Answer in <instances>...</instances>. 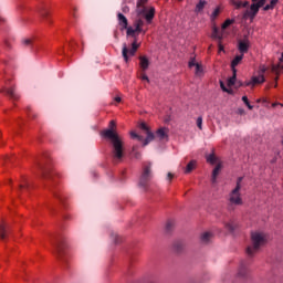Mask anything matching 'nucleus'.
<instances>
[{"label": "nucleus", "instance_id": "obj_27", "mask_svg": "<svg viewBox=\"0 0 283 283\" xmlns=\"http://www.w3.org/2000/svg\"><path fill=\"white\" fill-rule=\"evenodd\" d=\"M182 249H185V242L182 241H176L174 243V250L177 252V253H180V251H182Z\"/></svg>", "mask_w": 283, "mask_h": 283}, {"label": "nucleus", "instance_id": "obj_1", "mask_svg": "<svg viewBox=\"0 0 283 283\" xmlns=\"http://www.w3.org/2000/svg\"><path fill=\"white\" fill-rule=\"evenodd\" d=\"M116 128V122H109V128L101 132V136L111 140L112 144V158L114 163H120L125 157V145L123 143V138L114 130Z\"/></svg>", "mask_w": 283, "mask_h": 283}, {"label": "nucleus", "instance_id": "obj_61", "mask_svg": "<svg viewBox=\"0 0 283 283\" xmlns=\"http://www.w3.org/2000/svg\"><path fill=\"white\" fill-rule=\"evenodd\" d=\"M179 1H182V0H179Z\"/></svg>", "mask_w": 283, "mask_h": 283}, {"label": "nucleus", "instance_id": "obj_31", "mask_svg": "<svg viewBox=\"0 0 283 283\" xmlns=\"http://www.w3.org/2000/svg\"><path fill=\"white\" fill-rule=\"evenodd\" d=\"M192 169H196V160H191L185 170V174H191Z\"/></svg>", "mask_w": 283, "mask_h": 283}, {"label": "nucleus", "instance_id": "obj_5", "mask_svg": "<svg viewBox=\"0 0 283 283\" xmlns=\"http://www.w3.org/2000/svg\"><path fill=\"white\" fill-rule=\"evenodd\" d=\"M51 244L53 247V253L57 258V260L63 261V258H65V249H67V244H65V238L64 237H55L53 241H51Z\"/></svg>", "mask_w": 283, "mask_h": 283}, {"label": "nucleus", "instance_id": "obj_16", "mask_svg": "<svg viewBox=\"0 0 283 283\" xmlns=\"http://www.w3.org/2000/svg\"><path fill=\"white\" fill-rule=\"evenodd\" d=\"M143 25H145V21H143V19L137 18L134 21V28H135V31H137V33H140V32H143V34L146 33V31L143 30Z\"/></svg>", "mask_w": 283, "mask_h": 283}, {"label": "nucleus", "instance_id": "obj_38", "mask_svg": "<svg viewBox=\"0 0 283 283\" xmlns=\"http://www.w3.org/2000/svg\"><path fill=\"white\" fill-rule=\"evenodd\" d=\"M234 6L237 7V10H240V8H249V1H238L234 3Z\"/></svg>", "mask_w": 283, "mask_h": 283}, {"label": "nucleus", "instance_id": "obj_53", "mask_svg": "<svg viewBox=\"0 0 283 283\" xmlns=\"http://www.w3.org/2000/svg\"><path fill=\"white\" fill-rule=\"evenodd\" d=\"M149 0H138L137 1V6H145V3H147Z\"/></svg>", "mask_w": 283, "mask_h": 283}, {"label": "nucleus", "instance_id": "obj_43", "mask_svg": "<svg viewBox=\"0 0 283 283\" xmlns=\"http://www.w3.org/2000/svg\"><path fill=\"white\" fill-rule=\"evenodd\" d=\"M198 64L199 63L196 62V57H191V60L188 63L189 67H196V65H198Z\"/></svg>", "mask_w": 283, "mask_h": 283}, {"label": "nucleus", "instance_id": "obj_15", "mask_svg": "<svg viewBox=\"0 0 283 283\" xmlns=\"http://www.w3.org/2000/svg\"><path fill=\"white\" fill-rule=\"evenodd\" d=\"M39 14L44 21H46V23H52V21H50V11H48V8L41 7L39 9Z\"/></svg>", "mask_w": 283, "mask_h": 283}, {"label": "nucleus", "instance_id": "obj_36", "mask_svg": "<svg viewBox=\"0 0 283 283\" xmlns=\"http://www.w3.org/2000/svg\"><path fill=\"white\" fill-rule=\"evenodd\" d=\"M138 17L145 15V13L147 12V8L145 6H138L137 4V10H136Z\"/></svg>", "mask_w": 283, "mask_h": 283}, {"label": "nucleus", "instance_id": "obj_56", "mask_svg": "<svg viewBox=\"0 0 283 283\" xmlns=\"http://www.w3.org/2000/svg\"><path fill=\"white\" fill-rule=\"evenodd\" d=\"M116 103H120V97H115Z\"/></svg>", "mask_w": 283, "mask_h": 283}, {"label": "nucleus", "instance_id": "obj_2", "mask_svg": "<svg viewBox=\"0 0 283 283\" xmlns=\"http://www.w3.org/2000/svg\"><path fill=\"white\" fill-rule=\"evenodd\" d=\"M266 244V234L262 232L251 233V245L247 248V254L249 258H253L262 247Z\"/></svg>", "mask_w": 283, "mask_h": 283}, {"label": "nucleus", "instance_id": "obj_32", "mask_svg": "<svg viewBox=\"0 0 283 283\" xmlns=\"http://www.w3.org/2000/svg\"><path fill=\"white\" fill-rule=\"evenodd\" d=\"M30 191V184L28 182V180L24 179V181L22 184H20L19 186V191Z\"/></svg>", "mask_w": 283, "mask_h": 283}, {"label": "nucleus", "instance_id": "obj_14", "mask_svg": "<svg viewBox=\"0 0 283 283\" xmlns=\"http://www.w3.org/2000/svg\"><path fill=\"white\" fill-rule=\"evenodd\" d=\"M117 19H118V23L120 25V30H127L129 22H128L127 18L125 17V14L118 13Z\"/></svg>", "mask_w": 283, "mask_h": 283}, {"label": "nucleus", "instance_id": "obj_19", "mask_svg": "<svg viewBox=\"0 0 283 283\" xmlns=\"http://www.w3.org/2000/svg\"><path fill=\"white\" fill-rule=\"evenodd\" d=\"M249 275V269H247V264L241 263L239 271H238V277L244 279Z\"/></svg>", "mask_w": 283, "mask_h": 283}, {"label": "nucleus", "instance_id": "obj_7", "mask_svg": "<svg viewBox=\"0 0 283 283\" xmlns=\"http://www.w3.org/2000/svg\"><path fill=\"white\" fill-rule=\"evenodd\" d=\"M229 209H234L233 207H240L243 205L242 197L240 195L239 187H235L231 192L229 197Z\"/></svg>", "mask_w": 283, "mask_h": 283}, {"label": "nucleus", "instance_id": "obj_35", "mask_svg": "<svg viewBox=\"0 0 283 283\" xmlns=\"http://www.w3.org/2000/svg\"><path fill=\"white\" fill-rule=\"evenodd\" d=\"M207 163H210V165H216L218 163V157H216L214 154H210L207 157Z\"/></svg>", "mask_w": 283, "mask_h": 283}, {"label": "nucleus", "instance_id": "obj_8", "mask_svg": "<svg viewBox=\"0 0 283 283\" xmlns=\"http://www.w3.org/2000/svg\"><path fill=\"white\" fill-rule=\"evenodd\" d=\"M146 135L147 137L143 138V136L136 134V132L134 130L130 132V138H136V140H138L139 143H143V147H147V145H149V143H151L154 138H156V135L151 133V130H147Z\"/></svg>", "mask_w": 283, "mask_h": 283}, {"label": "nucleus", "instance_id": "obj_4", "mask_svg": "<svg viewBox=\"0 0 283 283\" xmlns=\"http://www.w3.org/2000/svg\"><path fill=\"white\" fill-rule=\"evenodd\" d=\"M154 178V171L151 170V163L147 161L143 164L142 175L139 177L138 186L144 191H149V185Z\"/></svg>", "mask_w": 283, "mask_h": 283}, {"label": "nucleus", "instance_id": "obj_50", "mask_svg": "<svg viewBox=\"0 0 283 283\" xmlns=\"http://www.w3.org/2000/svg\"><path fill=\"white\" fill-rule=\"evenodd\" d=\"M138 48H140V44H138L137 41L135 40V41L132 43V49L138 51Z\"/></svg>", "mask_w": 283, "mask_h": 283}, {"label": "nucleus", "instance_id": "obj_57", "mask_svg": "<svg viewBox=\"0 0 283 283\" xmlns=\"http://www.w3.org/2000/svg\"><path fill=\"white\" fill-rule=\"evenodd\" d=\"M275 87H277V77H275V84H274Z\"/></svg>", "mask_w": 283, "mask_h": 283}, {"label": "nucleus", "instance_id": "obj_13", "mask_svg": "<svg viewBox=\"0 0 283 283\" xmlns=\"http://www.w3.org/2000/svg\"><path fill=\"white\" fill-rule=\"evenodd\" d=\"M265 81L264 75L252 76L251 81L245 83V86L249 87V85H262V83Z\"/></svg>", "mask_w": 283, "mask_h": 283}, {"label": "nucleus", "instance_id": "obj_9", "mask_svg": "<svg viewBox=\"0 0 283 283\" xmlns=\"http://www.w3.org/2000/svg\"><path fill=\"white\" fill-rule=\"evenodd\" d=\"M251 48V41H249V35H244L242 40L238 41V50L240 54H247Z\"/></svg>", "mask_w": 283, "mask_h": 283}, {"label": "nucleus", "instance_id": "obj_60", "mask_svg": "<svg viewBox=\"0 0 283 283\" xmlns=\"http://www.w3.org/2000/svg\"><path fill=\"white\" fill-rule=\"evenodd\" d=\"M74 12H76V8H74Z\"/></svg>", "mask_w": 283, "mask_h": 283}, {"label": "nucleus", "instance_id": "obj_28", "mask_svg": "<svg viewBox=\"0 0 283 283\" xmlns=\"http://www.w3.org/2000/svg\"><path fill=\"white\" fill-rule=\"evenodd\" d=\"M224 227L228 231H230V233H233V231H235V229H238V224H235L233 221L224 223Z\"/></svg>", "mask_w": 283, "mask_h": 283}, {"label": "nucleus", "instance_id": "obj_17", "mask_svg": "<svg viewBox=\"0 0 283 283\" xmlns=\"http://www.w3.org/2000/svg\"><path fill=\"white\" fill-rule=\"evenodd\" d=\"M2 92H4L12 101H19V94L14 91V87L4 88Z\"/></svg>", "mask_w": 283, "mask_h": 283}, {"label": "nucleus", "instance_id": "obj_30", "mask_svg": "<svg viewBox=\"0 0 283 283\" xmlns=\"http://www.w3.org/2000/svg\"><path fill=\"white\" fill-rule=\"evenodd\" d=\"M205 6H207V1L200 0L196 6V12H202V10H205Z\"/></svg>", "mask_w": 283, "mask_h": 283}, {"label": "nucleus", "instance_id": "obj_51", "mask_svg": "<svg viewBox=\"0 0 283 283\" xmlns=\"http://www.w3.org/2000/svg\"><path fill=\"white\" fill-rule=\"evenodd\" d=\"M218 45H219V52H224V45H222V40H219Z\"/></svg>", "mask_w": 283, "mask_h": 283}, {"label": "nucleus", "instance_id": "obj_11", "mask_svg": "<svg viewBox=\"0 0 283 283\" xmlns=\"http://www.w3.org/2000/svg\"><path fill=\"white\" fill-rule=\"evenodd\" d=\"M136 52H138L136 49H128L127 44L124 43L123 44V49H122V56L125 61V63H129V56H136Z\"/></svg>", "mask_w": 283, "mask_h": 283}, {"label": "nucleus", "instance_id": "obj_58", "mask_svg": "<svg viewBox=\"0 0 283 283\" xmlns=\"http://www.w3.org/2000/svg\"><path fill=\"white\" fill-rule=\"evenodd\" d=\"M275 87H277V77H275V84H274Z\"/></svg>", "mask_w": 283, "mask_h": 283}, {"label": "nucleus", "instance_id": "obj_20", "mask_svg": "<svg viewBox=\"0 0 283 283\" xmlns=\"http://www.w3.org/2000/svg\"><path fill=\"white\" fill-rule=\"evenodd\" d=\"M139 65L143 70V72L148 70L149 69V59H147V56H145V55L139 56Z\"/></svg>", "mask_w": 283, "mask_h": 283}, {"label": "nucleus", "instance_id": "obj_26", "mask_svg": "<svg viewBox=\"0 0 283 283\" xmlns=\"http://www.w3.org/2000/svg\"><path fill=\"white\" fill-rule=\"evenodd\" d=\"M232 72H233V75L228 80V87H233V85H235L238 70H234Z\"/></svg>", "mask_w": 283, "mask_h": 283}, {"label": "nucleus", "instance_id": "obj_45", "mask_svg": "<svg viewBox=\"0 0 283 283\" xmlns=\"http://www.w3.org/2000/svg\"><path fill=\"white\" fill-rule=\"evenodd\" d=\"M273 74H280V65H272Z\"/></svg>", "mask_w": 283, "mask_h": 283}, {"label": "nucleus", "instance_id": "obj_42", "mask_svg": "<svg viewBox=\"0 0 283 283\" xmlns=\"http://www.w3.org/2000/svg\"><path fill=\"white\" fill-rule=\"evenodd\" d=\"M139 129H143V132H149V126H147V124H145L144 122L139 124Z\"/></svg>", "mask_w": 283, "mask_h": 283}, {"label": "nucleus", "instance_id": "obj_48", "mask_svg": "<svg viewBox=\"0 0 283 283\" xmlns=\"http://www.w3.org/2000/svg\"><path fill=\"white\" fill-rule=\"evenodd\" d=\"M220 87H221V90H222L223 92H227L228 94L231 93V91H229L228 87L224 86V82H220Z\"/></svg>", "mask_w": 283, "mask_h": 283}, {"label": "nucleus", "instance_id": "obj_46", "mask_svg": "<svg viewBox=\"0 0 283 283\" xmlns=\"http://www.w3.org/2000/svg\"><path fill=\"white\" fill-rule=\"evenodd\" d=\"M136 149H138V146H134V147H133V155H134L136 158H140V153L136 151Z\"/></svg>", "mask_w": 283, "mask_h": 283}, {"label": "nucleus", "instance_id": "obj_49", "mask_svg": "<svg viewBox=\"0 0 283 283\" xmlns=\"http://www.w3.org/2000/svg\"><path fill=\"white\" fill-rule=\"evenodd\" d=\"M197 127H198L199 129H202V117H198V118H197Z\"/></svg>", "mask_w": 283, "mask_h": 283}, {"label": "nucleus", "instance_id": "obj_47", "mask_svg": "<svg viewBox=\"0 0 283 283\" xmlns=\"http://www.w3.org/2000/svg\"><path fill=\"white\" fill-rule=\"evenodd\" d=\"M242 180H244L243 177H239V178L237 179V186H235V187H239V189H242Z\"/></svg>", "mask_w": 283, "mask_h": 283}, {"label": "nucleus", "instance_id": "obj_22", "mask_svg": "<svg viewBox=\"0 0 283 283\" xmlns=\"http://www.w3.org/2000/svg\"><path fill=\"white\" fill-rule=\"evenodd\" d=\"M211 238H213V233L203 232L200 237L202 244H209L211 242Z\"/></svg>", "mask_w": 283, "mask_h": 283}, {"label": "nucleus", "instance_id": "obj_24", "mask_svg": "<svg viewBox=\"0 0 283 283\" xmlns=\"http://www.w3.org/2000/svg\"><path fill=\"white\" fill-rule=\"evenodd\" d=\"M242 59H244V55L241 53L240 55H237L232 62H231V67L232 71L235 70V67H238V65H240V63H242Z\"/></svg>", "mask_w": 283, "mask_h": 283}, {"label": "nucleus", "instance_id": "obj_59", "mask_svg": "<svg viewBox=\"0 0 283 283\" xmlns=\"http://www.w3.org/2000/svg\"><path fill=\"white\" fill-rule=\"evenodd\" d=\"M73 19H76V13H73Z\"/></svg>", "mask_w": 283, "mask_h": 283}, {"label": "nucleus", "instance_id": "obj_25", "mask_svg": "<svg viewBox=\"0 0 283 283\" xmlns=\"http://www.w3.org/2000/svg\"><path fill=\"white\" fill-rule=\"evenodd\" d=\"M8 238V228L6 223H0V240H6Z\"/></svg>", "mask_w": 283, "mask_h": 283}, {"label": "nucleus", "instance_id": "obj_55", "mask_svg": "<svg viewBox=\"0 0 283 283\" xmlns=\"http://www.w3.org/2000/svg\"><path fill=\"white\" fill-rule=\"evenodd\" d=\"M167 180H169V182H171V180H174V174L168 172Z\"/></svg>", "mask_w": 283, "mask_h": 283}, {"label": "nucleus", "instance_id": "obj_3", "mask_svg": "<svg viewBox=\"0 0 283 283\" xmlns=\"http://www.w3.org/2000/svg\"><path fill=\"white\" fill-rule=\"evenodd\" d=\"M38 169L41 171V178L45 182V187L49 189H52L54 185H56L59 181L56 180L59 178V174L54 170H51L50 168L43 166L42 164H36Z\"/></svg>", "mask_w": 283, "mask_h": 283}, {"label": "nucleus", "instance_id": "obj_54", "mask_svg": "<svg viewBox=\"0 0 283 283\" xmlns=\"http://www.w3.org/2000/svg\"><path fill=\"white\" fill-rule=\"evenodd\" d=\"M142 81H147V83H149V77L147 76V74H142Z\"/></svg>", "mask_w": 283, "mask_h": 283}, {"label": "nucleus", "instance_id": "obj_29", "mask_svg": "<svg viewBox=\"0 0 283 283\" xmlns=\"http://www.w3.org/2000/svg\"><path fill=\"white\" fill-rule=\"evenodd\" d=\"M277 1L279 0H271L269 4H266L263 10L265 12H268V10H273V8H275V6H277Z\"/></svg>", "mask_w": 283, "mask_h": 283}, {"label": "nucleus", "instance_id": "obj_52", "mask_svg": "<svg viewBox=\"0 0 283 283\" xmlns=\"http://www.w3.org/2000/svg\"><path fill=\"white\" fill-rule=\"evenodd\" d=\"M237 114H239L240 116H244L247 112L243 108H238Z\"/></svg>", "mask_w": 283, "mask_h": 283}, {"label": "nucleus", "instance_id": "obj_12", "mask_svg": "<svg viewBox=\"0 0 283 283\" xmlns=\"http://www.w3.org/2000/svg\"><path fill=\"white\" fill-rule=\"evenodd\" d=\"M155 138H158V140H169V128H158L155 133Z\"/></svg>", "mask_w": 283, "mask_h": 283}, {"label": "nucleus", "instance_id": "obj_34", "mask_svg": "<svg viewBox=\"0 0 283 283\" xmlns=\"http://www.w3.org/2000/svg\"><path fill=\"white\" fill-rule=\"evenodd\" d=\"M196 76H202L205 74V70L202 69V65L196 64V71H195Z\"/></svg>", "mask_w": 283, "mask_h": 283}, {"label": "nucleus", "instance_id": "obj_10", "mask_svg": "<svg viewBox=\"0 0 283 283\" xmlns=\"http://www.w3.org/2000/svg\"><path fill=\"white\" fill-rule=\"evenodd\" d=\"M136 52H138L136 49H128L127 44L124 43L123 44V49H122V56L125 61V63H129V56H136Z\"/></svg>", "mask_w": 283, "mask_h": 283}, {"label": "nucleus", "instance_id": "obj_33", "mask_svg": "<svg viewBox=\"0 0 283 283\" xmlns=\"http://www.w3.org/2000/svg\"><path fill=\"white\" fill-rule=\"evenodd\" d=\"M174 227H176V221L168 220L166 223V231L170 233V231H174Z\"/></svg>", "mask_w": 283, "mask_h": 283}, {"label": "nucleus", "instance_id": "obj_41", "mask_svg": "<svg viewBox=\"0 0 283 283\" xmlns=\"http://www.w3.org/2000/svg\"><path fill=\"white\" fill-rule=\"evenodd\" d=\"M219 14H220V8L214 9V11L212 12V15H211L212 21L218 19Z\"/></svg>", "mask_w": 283, "mask_h": 283}, {"label": "nucleus", "instance_id": "obj_39", "mask_svg": "<svg viewBox=\"0 0 283 283\" xmlns=\"http://www.w3.org/2000/svg\"><path fill=\"white\" fill-rule=\"evenodd\" d=\"M232 23H233V20L231 19L226 20L221 25L222 30H227V28H229V25H232Z\"/></svg>", "mask_w": 283, "mask_h": 283}, {"label": "nucleus", "instance_id": "obj_21", "mask_svg": "<svg viewBox=\"0 0 283 283\" xmlns=\"http://www.w3.org/2000/svg\"><path fill=\"white\" fill-rule=\"evenodd\" d=\"M155 14H156V9L150 8L149 11L146 10L144 17H145L147 23H151V21H154Z\"/></svg>", "mask_w": 283, "mask_h": 283}, {"label": "nucleus", "instance_id": "obj_40", "mask_svg": "<svg viewBox=\"0 0 283 283\" xmlns=\"http://www.w3.org/2000/svg\"><path fill=\"white\" fill-rule=\"evenodd\" d=\"M242 101H243L244 105H247V107H248L249 109H253V105H251V103H249V97L243 96V97H242Z\"/></svg>", "mask_w": 283, "mask_h": 283}, {"label": "nucleus", "instance_id": "obj_18", "mask_svg": "<svg viewBox=\"0 0 283 283\" xmlns=\"http://www.w3.org/2000/svg\"><path fill=\"white\" fill-rule=\"evenodd\" d=\"M220 171H222V164H217L214 169L212 170V182H216L218 180V176H220Z\"/></svg>", "mask_w": 283, "mask_h": 283}, {"label": "nucleus", "instance_id": "obj_23", "mask_svg": "<svg viewBox=\"0 0 283 283\" xmlns=\"http://www.w3.org/2000/svg\"><path fill=\"white\" fill-rule=\"evenodd\" d=\"M212 39H217L218 41H222V39H224V34L220 32L218 27H213L212 29Z\"/></svg>", "mask_w": 283, "mask_h": 283}, {"label": "nucleus", "instance_id": "obj_6", "mask_svg": "<svg viewBox=\"0 0 283 283\" xmlns=\"http://www.w3.org/2000/svg\"><path fill=\"white\" fill-rule=\"evenodd\" d=\"M264 3H266V0H252V4L250 6V9H247L243 12V19H251V21H253V19H255V17L258 15V12H260V8H263Z\"/></svg>", "mask_w": 283, "mask_h": 283}, {"label": "nucleus", "instance_id": "obj_37", "mask_svg": "<svg viewBox=\"0 0 283 283\" xmlns=\"http://www.w3.org/2000/svg\"><path fill=\"white\" fill-rule=\"evenodd\" d=\"M126 30H127L126 31L127 36L136 38V32H138V31H136V29H134L132 27H127Z\"/></svg>", "mask_w": 283, "mask_h": 283}, {"label": "nucleus", "instance_id": "obj_44", "mask_svg": "<svg viewBox=\"0 0 283 283\" xmlns=\"http://www.w3.org/2000/svg\"><path fill=\"white\" fill-rule=\"evenodd\" d=\"M22 43L25 46H30V45H32V39H24V40H22Z\"/></svg>", "mask_w": 283, "mask_h": 283}]
</instances>
